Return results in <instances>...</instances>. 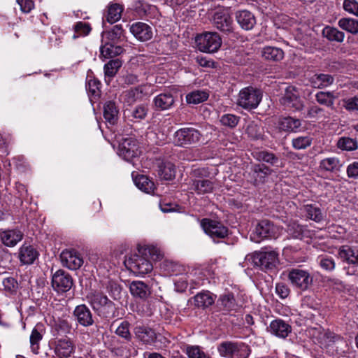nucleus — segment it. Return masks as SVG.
<instances>
[{"label":"nucleus","instance_id":"obj_1","mask_svg":"<svg viewBox=\"0 0 358 358\" xmlns=\"http://www.w3.org/2000/svg\"><path fill=\"white\" fill-rule=\"evenodd\" d=\"M137 251L138 252L125 260L129 269L137 275H145L151 272L153 269L151 261L159 260L163 256L160 250L154 245H138Z\"/></svg>","mask_w":358,"mask_h":358},{"label":"nucleus","instance_id":"obj_2","mask_svg":"<svg viewBox=\"0 0 358 358\" xmlns=\"http://www.w3.org/2000/svg\"><path fill=\"white\" fill-rule=\"evenodd\" d=\"M90 303L97 315L103 320H110L118 316L116 304L103 293L93 294L90 298Z\"/></svg>","mask_w":358,"mask_h":358},{"label":"nucleus","instance_id":"obj_3","mask_svg":"<svg viewBox=\"0 0 358 358\" xmlns=\"http://www.w3.org/2000/svg\"><path fill=\"white\" fill-rule=\"evenodd\" d=\"M220 355L226 358H248L250 347L243 342L223 341L217 345Z\"/></svg>","mask_w":358,"mask_h":358},{"label":"nucleus","instance_id":"obj_4","mask_svg":"<svg viewBox=\"0 0 358 358\" xmlns=\"http://www.w3.org/2000/svg\"><path fill=\"white\" fill-rule=\"evenodd\" d=\"M286 273L291 285L301 292L310 289L313 283V277L307 270L300 268H289Z\"/></svg>","mask_w":358,"mask_h":358},{"label":"nucleus","instance_id":"obj_5","mask_svg":"<svg viewBox=\"0 0 358 358\" xmlns=\"http://www.w3.org/2000/svg\"><path fill=\"white\" fill-rule=\"evenodd\" d=\"M203 137L201 131L193 127L179 129L174 134V143L182 148L199 144Z\"/></svg>","mask_w":358,"mask_h":358},{"label":"nucleus","instance_id":"obj_6","mask_svg":"<svg viewBox=\"0 0 358 358\" xmlns=\"http://www.w3.org/2000/svg\"><path fill=\"white\" fill-rule=\"evenodd\" d=\"M262 99V93L260 90L247 87L240 91L237 104L245 110H251L258 107Z\"/></svg>","mask_w":358,"mask_h":358},{"label":"nucleus","instance_id":"obj_7","mask_svg":"<svg viewBox=\"0 0 358 358\" xmlns=\"http://www.w3.org/2000/svg\"><path fill=\"white\" fill-rule=\"evenodd\" d=\"M195 41L199 50L205 52H215L222 45V38L216 32H204L197 35Z\"/></svg>","mask_w":358,"mask_h":358},{"label":"nucleus","instance_id":"obj_8","mask_svg":"<svg viewBox=\"0 0 358 358\" xmlns=\"http://www.w3.org/2000/svg\"><path fill=\"white\" fill-rule=\"evenodd\" d=\"M278 229L272 222L268 220L259 221L250 234V239L253 242L260 243L266 238H275Z\"/></svg>","mask_w":358,"mask_h":358},{"label":"nucleus","instance_id":"obj_9","mask_svg":"<svg viewBox=\"0 0 358 358\" xmlns=\"http://www.w3.org/2000/svg\"><path fill=\"white\" fill-rule=\"evenodd\" d=\"M279 101L282 106L293 112H301L305 107L303 101L300 98L296 87L293 86L286 88Z\"/></svg>","mask_w":358,"mask_h":358},{"label":"nucleus","instance_id":"obj_10","mask_svg":"<svg viewBox=\"0 0 358 358\" xmlns=\"http://www.w3.org/2000/svg\"><path fill=\"white\" fill-rule=\"evenodd\" d=\"M253 262L262 271L273 270L279 263L278 254L274 250L256 252L253 255Z\"/></svg>","mask_w":358,"mask_h":358},{"label":"nucleus","instance_id":"obj_11","mask_svg":"<svg viewBox=\"0 0 358 358\" xmlns=\"http://www.w3.org/2000/svg\"><path fill=\"white\" fill-rule=\"evenodd\" d=\"M201 226L214 241L224 239L229 234L228 227L219 221L204 218L201 221Z\"/></svg>","mask_w":358,"mask_h":358},{"label":"nucleus","instance_id":"obj_12","mask_svg":"<svg viewBox=\"0 0 358 358\" xmlns=\"http://www.w3.org/2000/svg\"><path fill=\"white\" fill-rule=\"evenodd\" d=\"M71 275L66 271L57 270L52 277V287L57 292H66L73 286Z\"/></svg>","mask_w":358,"mask_h":358},{"label":"nucleus","instance_id":"obj_13","mask_svg":"<svg viewBox=\"0 0 358 358\" xmlns=\"http://www.w3.org/2000/svg\"><path fill=\"white\" fill-rule=\"evenodd\" d=\"M73 316L76 322L83 327H90L95 322V317L85 304L76 306L73 312Z\"/></svg>","mask_w":358,"mask_h":358},{"label":"nucleus","instance_id":"obj_14","mask_svg":"<svg viewBox=\"0 0 358 358\" xmlns=\"http://www.w3.org/2000/svg\"><path fill=\"white\" fill-rule=\"evenodd\" d=\"M273 171L264 164H254L251 166L249 175L255 185L264 184Z\"/></svg>","mask_w":358,"mask_h":358},{"label":"nucleus","instance_id":"obj_15","mask_svg":"<svg viewBox=\"0 0 358 358\" xmlns=\"http://www.w3.org/2000/svg\"><path fill=\"white\" fill-rule=\"evenodd\" d=\"M64 266L71 270L78 269L83 264L81 255L76 250H65L60 255Z\"/></svg>","mask_w":358,"mask_h":358},{"label":"nucleus","instance_id":"obj_16","mask_svg":"<svg viewBox=\"0 0 358 358\" xmlns=\"http://www.w3.org/2000/svg\"><path fill=\"white\" fill-rule=\"evenodd\" d=\"M213 23L215 27L224 34L233 31L232 18L226 12H215L213 17Z\"/></svg>","mask_w":358,"mask_h":358},{"label":"nucleus","instance_id":"obj_17","mask_svg":"<svg viewBox=\"0 0 358 358\" xmlns=\"http://www.w3.org/2000/svg\"><path fill=\"white\" fill-rule=\"evenodd\" d=\"M215 299L216 296L213 293L209 291H203L189 299L187 303L188 304H194L198 308L205 309L212 306Z\"/></svg>","mask_w":358,"mask_h":358},{"label":"nucleus","instance_id":"obj_18","mask_svg":"<svg viewBox=\"0 0 358 358\" xmlns=\"http://www.w3.org/2000/svg\"><path fill=\"white\" fill-rule=\"evenodd\" d=\"M338 257L348 264L358 266V247L341 245L338 250Z\"/></svg>","mask_w":358,"mask_h":358},{"label":"nucleus","instance_id":"obj_19","mask_svg":"<svg viewBox=\"0 0 358 358\" xmlns=\"http://www.w3.org/2000/svg\"><path fill=\"white\" fill-rule=\"evenodd\" d=\"M292 329L291 325L282 319L273 320L268 327V331L271 334L280 338H287L292 332Z\"/></svg>","mask_w":358,"mask_h":358},{"label":"nucleus","instance_id":"obj_20","mask_svg":"<svg viewBox=\"0 0 358 358\" xmlns=\"http://www.w3.org/2000/svg\"><path fill=\"white\" fill-rule=\"evenodd\" d=\"M130 31L141 41H147L152 37L151 27L144 22H137L130 26Z\"/></svg>","mask_w":358,"mask_h":358},{"label":"nucleus","instance_id":"obj_21","mask_svg":"<svg viewBox=\"0 0 358 358\" xmlns=\"http://www.w3.org/2000/svg\"><path fill=\"white\" fill-rule=\"evenodd\" d=\"M138 154V146L135 141L125 139L119 145V155L127 161H130L137 157Z\"/></svg>","mask_w":358,"mask_h":358},{"label":"nucleus","instance_id":"obj_22","mask_svg":"<svg viewBox=\"0 0 358 358\" xmlns=\"http://www.w3.org/2000/svg\"><path fill=\"white\" fill-rule=\"evenodd\" d=\"M236 20L240 27L246 31L252 29L257 23L255 15L247 10L237 11Z\"/></svg>","mask_w":358,"mask_h":358},{"label":"nucleus","instance_id":"obj_23","mask_svg":"<svg viewBox=\"0 0 358 358\" xmlns=\"http://www.w3.org/2000/svg\"><path fill=\"white\" fill-rule=\"evenodd\" d=\"M278 127L281 131L296 133L301 127V120L291 116L282 117L278 120Z\"/></svg>","mask_w":358,"mask_h":358},{"label":"nucleus","instance_id":"obj_24","mask_svg":"<svg viewBox=\"0 0 358 358\" xmlns=\"http://www.w3.org/2000/svg\"><path fill=\"white\" fill-rule=\"evenodd\" d=\"M23 233L18 229H8L0 232V238L7 247H14L23 238Z\"/></svg>","mask_w":358,"mask_h":358},{"label":"nucleus","instance_id":"obj_25","mask_svg":"<svg viewBox=\"0 0 358 358\" xmlns=\"http://www.w3.org/2000/svg\"><path fill=\"white\" fill-rule=\"evenodd\" d=\"M73 351L74 345L70 338H59L56 341L55 352L59 358H67Z\"/></svg>","mask_w":358,"mask_h":358},{"label":"nucleus","instance_id":"obj_26","mask_svg":"<svg viewBox=\"0 0 358 358\" xmlns=\"http://www.w3.org/2000/svg\"><path fill=\"white\" fill-rule=\"evenodd\" d=\"M38 255V252L33 245L23 244L19 249L18 257L23 264H33Z\"/></svg>","mask_w":358,"mask_h":358},{"label":"nucleus","instance_id":"obj_27","mask_svg":"<svg viewBox=\"0 0 358 358\" xmlns=\"http://www.w3.org/2000/svg\"><path fill=\"white\" fill-rule=\"evenodd\" d=\"M136 336L145 344H152L157 340L155 331L146 326L140 325L134 328Z\"/></svg>","mask_w":358,"mask_h":358},{"label":"nucleus","instance_id":"obj_28","mask_svg":"<svg viewBox=\"0 0 358 358\" xmlns=\"http://www.w3.org/2000/svg\"><path fill=\"white\" fill-rule=\"evenodd\" d=\"M175 103V99L171 92L159 94L154 98L153 103L159 110L170 109Z\"/></svg>","mask_w":358,"mask_h":358},{"label":"nucleus","instance_id":"obj_29","mask_svg":"<svg viewBox=\"0 0 358 358\" xmlns=\"http://www.w3.org/2000/svg\"><path fill=\"white\" fill-rule=\"evenodd\" d=\"M135 10L141 18H153L158 13L157 6L147 3L142 0L136 2Z\"/></svg>","mask_w":358,"mask_h":358},{"label":"nucleus","instance_id":"obj_30","mask_svg":"<svg viewBox=\"0 0 358 358\" xmlns=\"http://www.w3.org/2000/svg\"><path fill=\"white\" fill-rule=\"evenodd\" d=\"M190 189L198 194L212 192L214 189L213 182L208 179H194L190 182Z\"/></svg>","mask_w":358,"mask_h":358},{"label":"nucleus","instance_id":"obj_31","mask_svg":"<svg viewBox=\"0 0 358 358\" xmlns=\"http://www.w3.org/2000/svg\"><path fill=\"white\" fill-rule=\"evenodd\" d=\"M119 117V108L115 102L106 101L103 105V117L106 121L112 125L117 122Z\"/></svg>","mask_w":358,"mask_h":358},{"label":"nucleus","instance_id":"obj_32","mask_svg":"<svg viewBox=\"0 0 358 358\" xmlns=\"http://www.w3.org/2000/svg\"><path fill=\"white\" fill-rule=\"evenodd\" d=\"M129 290L134 297L147 299L150 294L149 286L142 281H133L129 285Z\"/></svg>","mask_w":358,"mask_h":358},{"label":"nucleus","instance_id":"obj_33","mask_svg":"<svg viewBox=\"0 0 358 358\" xmlns=\"http://www.w3.org/2000/svg\"><path fill=\"white\" fill-rule=\"evenodd\" d=\"M157 173L162 180H171L176 176V166L170 162H161L158 165Z\"/></svg>","mask_w":358,"mask_h":358},{"label":"nucleus","instance_id":"obj_34","mask_svg":"<svg viewBox=\"0 0 358 358\" xmlns=\"http://www.w3.org/2000/svg\"><path fill=\"white\" fill-rule=\"evenodd\" d=\"M103 35L106 36L108 42L113 43H121L125 40L124 30L121 24L113 26L110 31L103 32Z\"/></svg>","mask_w":358,"mask_h":358},{"label":"nucleus","instance_id":"obj_35","mask_svg":"<svg viewBox=\"0 0 358 358\" xmlns=\"http://www.w3.org/2000/svg\"><path fill=\"white\" fill-rule=\"evenodd\" d=\"M111 42H106L100 48L101 54L104 57L113 58L121 55L124 52V48Z\"/></svg>","mask_w":358,"mask_h":358},{"label":"nucleus","instance_id":"obj_36","mask_svg":"<svg viewBox=\"0 0 358 358\" xmlns=\"http://www.w3.org/2000/svg\"><path fill=\"white\" fill-rule=\"evenodd\" d=\"M334 78L329 74H315L310 78V82L314 87L322 89L331 85Z\"/></svg>","mask_w":358,"mask_h":358},{"label":"nucleus","instance_id":"obj_37","mask_svg":"<svg viewBox=\"0 0 358 358\" xmlns=\"http://www.w3.org/2000/svg\"><path fill=\"white\" fill-rule=\"evenodd\" d=\"M303 211L307 218L316 222H320L324 219V214L320 208L315 204H306L303 206Z\"/></svg>","mask_w":358,"mask_h":358},{"label":"nucleus","instance_id":"obj_38","mask_svg":"<svg viewBox=\"0 0 358 358\" xmlns=\"http://www.w3.org/2000/svg\"><path fill=\"white\" fill-rule=\"evenodd\" d=\"M338 96L334 92L320 91L315 94V99L318 103L326 106L331 109L334 108V101Z\"/></svg>","mask_w":358,"mask_h":358},{"label":"nucleus","instance_id":"obj_39","mask_svg":"<svg viewBox=\"0 0 358 358\" xmlns=\"http://www.w3.org/2000/svg\"><path fill=\"white\" fill-rule=\"evenodd\" d=\"M262 55L265 59L274 62L280 61L284 57V52L282 49L272 46L264 48Z\"/></svg>","mask_w":358,"mask_h":358},{"label":"nucleus","instance_id":"obj_40","mask_svg":"<svg viewBox=\"0 0 358 358\" xmlns=\"http://www.w3.org/2000/svg\"><path fill=\"white\" fill-rule=\"evenodd\" d=\"M287 231L289 236L296 239H302L304 236H306L307 233H308V231L305 227L296 222H290L287 225Z\"/></svg>","mask_w":358,"mask_h":358},{"label":"nucleus","instance_id":"obj_41","mask_svg":"<svg viewBox=\"0 0 358 358\" xmlns=\"http://www.w3.org/2000/svg\"><path fill=\"white\" fill-rule=\"evenodd\" d=\"M336 146L341 150L348 152L355 151L358 149V141L356 138L342 136L337 141Z\"/></svg>","mask_w":358,"mask_h":358},{"label":"nucleus","instance_id":"obj_42","mask_svg":"<svg viewBox=\"0 0 358 358\" xmlns=\"http://www.w3.org/2000/svg\"><path fill=\"white\" fill-rule=\"evenodd\" d=\"M338 26L343 30L356 35L358 34V20L352 17H343L338 22Z\"/></svg>","mask_w":358,"mask_h":358},{"label":"nucleus","instance_id":"obj_43","mask_svg":"<svg viewBox=\"0 0 358 358\" xmlns=\"http://www.w3.org/2000/svg\"><path fill=\"white\" fill-rule=\"evenodd\" d=\"M209 97L206 90H194L186 95V101L189 104H199L206 101Z\"/></svg>","mask_w":358,"mask_h":358},{"label":"nucleus","instance_id":"obj_44","mask_svg":"<svg viewBox=\"0 0 358 358\" xmlns=\"http://www.w3.org/2000/svg\"><path fill=\"white\" fill-rule=\"evenodd\" d=\"M322 34L329 41L338 43L343 42L345 38V34L343 31L329 26H327L323 29Z\"/></svg>","mask_w":358,"mask_h":358},{"label":"nucleus","instance_id":"obj_45","mask_svg":"<svg viewBox=\"0 0 358 358\" xmlns=\"http://www.w3.org/2000/svg\"><path fill=\"white\" fill-rule=\"evenodd\" d=\"M129 117H131V120L134 122H140L144 120L148 113V107L145 104H139L134 108L129 110Z\"/></svg>","mask_w":358,"mask_h":358},{"label":"nucleus","instance_id":"obj_46","mask_svg":"<svg viewBox=\"0 0 358 358\" xmlns=\"http://www.w3.org/2000/svg\"><path fill=\"white\" fill-rule=\"evenodd\" d=\"M136 187L146 193H151L155 189V184L147 176L141 175L134 180Z\"/></svg>","mask_w":358,"mask_h":358},{"label":"nucleus","instance_id":"obj_47","mask_svg":"<svg viewBox=\"0 0 358 358\" xmlns=\"http://www.w3.org/2000/svg\"><path fill=\"white\" fill-rule=\"evenodd\" d=\"M122 65V61L119 59H112L104 65L105 76L113 78Z\"/></svg>","mask_w":358,"mask_h":358},{"label":"nucleus","instance_id":"obj_48","mask_svg":"<svg viewBox=\"0 0 358 358\" xmlns=\"http://www.w3.org/2000/svg\"><path fill=\"white\" fill-rule=\"evenodd\" d=\"M317 339L320 345L327 347L340 340L341 337L334 332L327 330L320 332Z\"/></svg>","mask_w":358,"mask_h":358},{"label":"nucleus","instance_id":"obj_49","mask_svg":"<svg viewBox=\"0 0 358 358\" xmlns=\"http://www.w3.org/2000/svg\"><path fill=\"white\" fill-rule=\"evenodd\" d=\"M313 138L310 135L299 136L292 140V145L295 150H304L310 147Z\"/></svg>","mask_w":358,"mask_h":358},{"label":"nucleus","instance_id":"obj_50","mask_svg":"<svg viewBox=\"0 0 358 358\" xmlns=\"http://www.w3.org/2000/svg\"><path fill=\"white\" fill-rule=\"evenodd\" d=\"M122 12V7L117 4H112L108 7L107 14L106 15V20L110 24L117 22L121 17Z\"/></svg>","mask_w":358,"mask_h":358},{"label":"nucleus","instance_id":"obj_51","mask_svg":"<svg viewBox=\"0 0 358 358\" xmlns=\"http://www.w3.org/2000/svg\"><path fill=\"white\" fill-rule=\"evenodd\" d=\"M320 168L329 172L338 171L339 168V159L336 157L325 158L320 162Z\"/></svg>","mask_w":358,"mask_h":358},{"label":"nucleus","instance_id":"obj_52","mask_svg":"<svg viewBox=\"0 0 358 358\" xmlns=\"http://www.w3.org/2000/svg\"><path fill=\"white\" fill-rule=\"evenodd\" d=\"M319 264L322 268L327 271H332L336 268V262L334 257L329 255L319 257Z\"/></svg>","mask_w":358,"mask_h":358},{"label":"nucleus","instance_id":"obj_53","mask_svg":"<svg viewBox=\"0 0 358 358\" xmlns=\"http://www.w3.org/2000/svg\"><path fill=\"white\" fill-rule=\"evenodd\" d=\"M130 323L124 320L120 323L117 329L115 334L119 336L124 338L126 341H129L131 339V334L129 331Z\"/></svg>","mask_w":358,"mask_h":358},{"label":"nucleus","instance_id":"obj_54","mask_svg":"<svg viewBox=\"0 0 358 358\" xmlns=\"http://www.w3.org/2000/svg\"><path fill=\"white\" fill-rule=\"evenodd\" d=\"M219 301L224 309L227 311L233 310L236 306V301L234 294L231 293L222 295Z\"/></svg>","mask_w":358,"mask_h":358},{"label":"nucleus","instance_id":"obj_55","mask_svg":"<svg viewBox=\"0 0 358 358\" xmlns=\"http://www.w3.org/2000/svg\"><path fill=\"white\" fill-rule=\"evenodd\" d=\"M43 336L38 331L37 328H34L30 336V345L34 353L37 354L39 349V341L42 339Z\"/></svg>","mask_w":358,"mask_h":358},{"label":"nucleus","instance_id":"obj_56","mask_svg":"<svg viewBox=\"0 0 358 358\" xmlns=\"http://www.w3.org/2000/svg\"><path fill=\"white\" fill-rule=\"evenodd\" d=\"M239 121L240 117L233 114H225L220 118V122L222 124L230 128L236 127Z\"/></svg>","mask_w":358,"mask_h":358},{"label":"nucleus","instance_id":"obj_57","mask_svg":"<svg viewBox=\"0 0 358 358\" xmlns=\"http://www.w3.org/2000/svg\"><path fill=\"white\" fill-rule=\"evenodd\" d=\"M257 159L274 165L278 162V158L273 153L267 151L259 152L257 154Z\"/></svg>","mask_w":358,"mask_h":358},{"label":"nucleus","instance_id":"obj_58","mask_svg":"<svg viewBox=\"0 0 358 358\" xmlns=\"http://www.w3.org/2000/svg\"><path fill=\"white\" fill-rule=\"evenodd\" d=\"M343 8L348 13L358 17V1L357 0H344Z\"/></svg>","mask_w":358,"mask_h":358},{"label":"nucleus","instance_id":"obj_59","mask_svg":"<svg viewBox=\"0 0 358 358\" xmlns=\"http://www.w3.org/2000/svg\"><path fill=\"white\" fill-rule=\"evenodd\" d=\"M74 31L78 34V35L74 34L73 36V38H76L78 35H87L91 31V27L88 23L78 22L74 26Z\"/></svg>","mask_w":358,"mask_h":358},{"label":"nucleus","instance_id":"obj_60","mask_svg":"<svg viewBox=\"0 0 358 358\" xmlns=\"http://www.w3.org/2000/svg\"><path fill=\"white\" fill-rule=\"evenodd\" d=\"M107 291L110 296L115 300L120 298L122 287L114 282H109L107 287Z\"/></svg>","mask_w":358,"mask_h":358},{"label":"nucleus","instance_id":"obj_61","mask_svg":"<svg viewBox=\"0 0 358 358\" xmlns=\"http://www.w3.org/2000/svg\"><path fill=\"white\" fill-rule=\"evenodd\" d=\"M343 102L344 108L348 111H358V96L345 99Z\"/></svg>","mask_w":358,"mask_h":358},{"label":"nucleus","instance_id":"obj_62","mask_svg":"<svg viewBox=\"0 0 358 358\" xmlns=\"http://www.w3.org/2000/svg\"><path fill=\"white\" fill-rule=\"evenodd\" d=\"M324 113V109L317 105H312L308 107L307 113L305 117L307 118H317L322 113Z\"/></svg>","mask_w":358,"mask_h":358},{"label":"nucleus","instance_id":"obj_63","mask_svg":"<svg viewBox=\"0 0 358 358\" xmlns=\"http://www.w3.org/2000/svg\"><path fill=\"white\" fill-rule=\"evenodd\" d=\"M275 292L281 299H285L289 296L290 289L285 283L279 282L275 285Z\"/></svg>","mask_w":358,"mask_h":358},{"label":"nucleus","instance_id":"obj_64","mask_svg":"<svg viewBox=\"0 0 358 358\" xmlns=\"http://www.w3.org/2000/svg\"><path fill=\"white\" fill-rule=\"evenodd\" d=\"M17 3L24 13H29L34 8V3L32 0H17Z\"/></svg>","mask_w":358,"mask_h":358}]
</instances>
